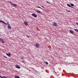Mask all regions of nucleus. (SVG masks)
Returning <instances> with one entry per match:
<instances>
[{"mask_svg":"<svg viewBox=\"0 0 78 78\" xmlns=\"http://www.w3.org/2000/svg\"><path fill=\"white\" fill-rule=\"evenodd\" d=\"M1 22H2V23H4V24H5V25H7V23H6L5 22H4V21L2 20H0V23H1Z\"/></svg>","mask_w":78,"mask_h":78,"instance_id":"0eeeda50","label":"nucleus"},{"mask_svg":"<svg viewBox=\"0 0 78 78\" xmlns=\"http://www.w3.org/2000/svg\"><path fill=\"white\" fill-rule=\"evenodd\" d=\"M37 12H38V13H41V12L39 10L37 11Z\"/></svg>","mask_w":78,"mask_h":78,"instance_id":"2eb2a0df","label":"nucleus"},{"mask_svg":"<svg viewBox=\"0 0 78 78\" xmlns=\"http://www.w3.org/2000/svg\"><path fill=\"white\" fill-rule=\"evenodd\" d=\"M7 28H8V29H9V30H11V27L10 26V24H9V25L8 26Z\"/></svg>","mask_w":78,"mask_h":78,"instance_id":"423d86ee","label":"nucleus"},{"mask_svg":"<svg viewBox=\"0 0 78 78\" xmlns=\"http://www.w3.org/2000/svg\"><path fill=\"white\" fill-rule=\"evenodd\" d=\"M74 30H75V31H76V32L78 33V29H74Z\"/></svg>","mask_w":78,"mask_h":78,"instance_id":"f8f14e48","label":"nucleus"},{"mask_svg":"<svg viewBox=\"0 0 78 78\" xmlns=\"http://www.w3.org/2000/svg\"><path fill=\"white\" fill-rule=\"evenodd\" d=\"M68 12H70V10H66Z\"/></svg>","mask_w":78,"mask_h":78,"instance_id":"a211bd4d","label":"nucleus"},{"mask_svg":"<svg viewBox=\"0 0 78 78\" xmlns=\"http://www.w3.org/2000/svg\"><path fill=\"white\" fill-rule=\"evenodd\" d=\"M71 5L72 6H74V4H73L72 3H71Z\"/></svg>","mask_w":78,"mask_h":78,"instance_id":"dca6fc26","label":"nucleus"},{"mask_svg":"<svg viewBox=\"0 0 78 78\" xmlns=\"http://www.w3.org/2000/svg\"><path fill=\"white\" fill-rule=\"evenodd\" d=\"M1 78H3V77H2V76H1Z\"/></svg>","mask_w":78,"mask_h":78,"instance_id":"a878e982","label":"nucleus"},{"mask_svg":"<svg viewBox=\"0 0 78 78\" xmlns=\"http://www.w3.org/2000/svg\"><path fill=\"white\" fill-rule=\"evenodd\" d=\"M24 23L25 25H26V26H27V25H28V23H27L26 22H25Z\"/></svg>","mask_w":78,"mask_h":78,"instance_id":"9b49d317","label":"nucleus"},{"mask_svg":"<svg viewBox=\"0 0 78 78\" xmlns=\"http://www.w3.org/2000/svg\"><path fill=\"white\" fill-rule=\"evenodd\" d=\"M3 41V39L1 38H0V41Z\"/></svg>","mask_w":78,"mask_h":78,"instance_id":"f3484780","label":"nucleus"},{"mask_svg":"<svg viewBox=\"0 0 78 78\" xmlns=\"http://www.w3.org/2000/svg\"><path fill=\"white\" fill-rule=\"evenodd\" d=\"M1 76H0V77L1 78Z\"/></svg>","mask_w":78,"mask_h":78,"instance_id":"c85d7f7f","label":"nucleus"},{"mask_svg":"<svg viewBox=\"0 0 78 78\" xmlns=\"http://www.w3.org/2000/svg\"><path fill=\"white\" fill-rule=\"evenodd\" d=\"M41 7H42V8H44V7H43V6H42V5L41 6Z\"/></svg>","mask_w":78,"mask_h":78,"instance_id":"b1692460","label":"nucleus"},{"mask_svg":"<svg viewBox=\"0 0 78 78\" xmlns=\"http://www.w3.org/2000/svg\"><path fill=\"white\" fill-rule=\"evenodd\" d=\"M36 46L37 48H39V44L38 43L36 44Z\"/></svg>","mask_w":78,"mask_h":78,"instance_id":"6e6552de","label":"nucleus"},{"mask_svg":"<svg viewBox=\"0 0 78 78\" xmlns=\"http://www.w3.org/2000/svg\"><path fill=\"white\" fill-rule=\"evenodd\" d=\"M52 25H53L55 27H58V24H57L55 22H53Z\"/></svg>","mask_w":78,"mask_h":78,"instance_id":"f03ea898","label":"nucleus"},{"mask_svg":"<svg viewBox=\"0 0 78 78\" xmlns=\"http://www.w3.org/2000/svg\"><path fill=\"white\" fill-rule=\"evenodd\" d=\"M67 6H69V7H70V8H73V7H72V6H71V5H70V4H67Z\"/></svg>","mask_w":78,"mask_h":78,"instance_id":"1a4fd4ad","label":"nucleus"},{"mask_svg":"<svg viewBox=\"0 0 78 78\" xmlns=\"http://www.w3.org/2000/svg\"><path fill=\"white\" fill-rule=\"evenodd\" d=\"M22 62H23V63H24V61H22Z\"/></svg>","mask_w":78,"mask_h":78,"instance_id":"4be33fe9","label":"nucleus"},{"mask_svg":"<svg viewBox=\"0 0 78 78\" xmlns=\"http://www.w3.org/2000/svg\"><path fill=\"white\" fill-rule=\"evenodd\" d=\"M23 57H22V59H23Z\"/></svg>","mask_w":78,"mask_h":78,"instance_id":"cd10ccee","label":"nucleus"},{"mask_svg":"<svg viewBox=\"0 0 78 78\" xmlns=\"http://www.w3.org/2000/svg\"><path fill=\"white\" fill-rule=\"evenodd\" d=\"M46 64L47 65L48 64V62H46Z\"/></svg>","mask_w":78,"mask_h":78,"instance_id":"5701e85b","label":"nucleus"},{"mask_svg":"<svg viewBox=\"0 0 78 78\" xmlns=\"http://www.w3.org/2000/svg\"><path fill=\"white\" fill-rule=\"evenodd\" d=\"M1 42H2V44H4L5 43V41H3V40L1 41Z\"/></svg>","mask_w":78,"mask_h":78,"instance_id":"4468645a","label":"nucleus"},{"mask_svg":"<svg viewBox=\"0 0 78 78\" xmlns=\"http://www.w3.org/2000/svg\"><path fill=\"white\" fill-rule=\"evenodd\" d=\"M69 31L70 33H71V34H73V33H74L73 31L72 30H70Z\"/></svg>","mask_w":78,"mask_h":78,"instance_id":"9d476101","label":"nucleus"},{"mask_svg":"<svg viewBox=\"0 0 78 78\" xmlns=\"http://www.w3.org/2000/svg\"><path fill=\"white\" fill-rule=\"evenodd\" d=\"M2 78H7V77H6L5 76H3V77Z\"/></svg>","mask_w":78,"mask_h":78,"instance_id":"aec40b11","label":"nucleus"},{"mask_svg":"<svg viewBox=\"0 0 78 78\" xmlns=\"http://www.w3.org/2000/svg\"><path fill=\"white\" fill-rule=\"evenodd\" d=\"M27 37H30V36H29L27 35Z\"/></svg>","mask_w":78,"mask_h":78,"instance_id":"412c9836","label":"nucleus"},{"mask_svg":"<svg viewBox=\"0 0 78 78\" xmlns=\"http://www.w3.org/2000/svg\"><path fill=\"white\" fill-rule=\"evenodd\" d=\"M6 55L8 56H9V57H10L11 56V54H10V53L9 52V53H7L6 54Z\"/></svg>","mask_w":78,"mask_h":78,"instance_id":"7ed1b4c3","label":"nucleus"},{"mask_svg":"<svg viewBox=\"0 0 78 78\" xmlns=\"http://www.w3.org/2000/svg\"><path fill=\"white\" fill-rule=\"evenodd\" d=\"M32 16L33 17H37V15L35 14H32Z\"/></svg>","mask_w":78,"mask_h":78,"instance_id":"39448f33","label":"nucleus"},{"mask_svg":"<svg viewBox=\"0 0 78 78\" xmlns=\"http://www.w3.org/2000/svg\"><path fill=\"white\" fill-rule=\"evenodd\" d=\"M15 78H20V77H19V76H15Z\"/></svg>","mask_w":78,"mask_h":78,"instance_id":"ddd939ff","label":"nucleus"},{"mask_svg":"<svg viewBox=\"0 0 78 78\" xmlns=\"http://www.w3.org/2000/svg\"><path fill=\"white\" fill-rule=\"evenodd\" d=\"M48 3H49L48 2L46 1Z\"/></svg>","mask_w":78,"mask_h":78,"instance_id":"bb28decb","label":"nucleus"},{"mask_svg":"<svg viewBox=\"0 0 78 78\" xmlns=\"http://www.w3.org/2000/svg\"><path fill=\"white\" fill-rule=\"evenodd\" d=\"M4 57H5V58H7V57H5V56H4Z\"/></svg>","mask_w":78,"mask_h":78,"instance_id":"393cba45","label":"nucleus"},{"mask_svg":"<svg viewBox=\"0 0 78 78\" xmlns=\"http://www.w3.org/2000/svg\"><path fill=\"white\" fill-rule=\"evenodd\" d=\"M37 8H40L41 9H42V8H41V7L39 6H37Z\"/></svg>","mask_w":78,"mask_h":78,"instance_id":"6ab92c4d","label":"nucleus"},{"mask_svg":"<svg viewBox=\"0 0 78 78\" xmlns=\"http://www.w3.org/2000/svg\"><path fill=\"white\" fill-rule=\"evenodd\" d=\"M9 3H10V4H11V5H12V6H13L14 7H17V5H16V4H14V3H13L12 2H11L10 1H9Z\"/></svg>","mask_w":78,"mask_h":78,"instance_id":"f257e3e1","label":"nucleus"},{"mask_svg":"<svg viewBox=\"0 0 78 78\" xmlns=\"http://www.w3.org/2000/svg\"><path fill=\"white\" fill-rule=\"evenodd\" d=\"M15 67L16 68H17V69H20V67L17 65H16Z\"/></svg>","mask_w":78,"mask_h":78,"instance_id":"20e7f679","label":"nucleus"}]
</instances>
